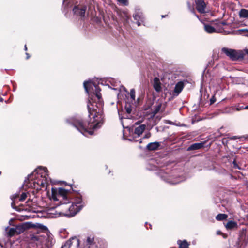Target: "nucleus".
Masks as SVG:
<instances>
[{
	"instance_id": "obj_11",
	"label": "nucleus",
	"mask_w": 248,
	"mask_h": 248,
	"mask_svg": "<svg viewBox=\"0 0 248 248\" xmlns=\"http://www.w3.org/2000/svg\"><path fill=\"white\" fill-rule=\"evenodd\" d=\"M153 85L154 89L157 92H160L161 91V84L158 78L155 77L154 78Z\"/></svg>"
},
{
	"instance_id": "obj_22",
	"label": "nucleus",
	"mask_w": 248,
	"mask_h": 248,
	"mask_svg": "<svg viewBox=\"0 0 248 248\" xmlns=\"http://www.w3.org/2000/svg\"><path fill=\"white\" fill-rule=\"evenodd\" d=\"M239 16L243 18H248V10L241 9L239 12Z\"/></svg>"
},
{
	"instance_id": "obj_27",
	"label": "nucleus",
	"mask_w": 248,
	"mask_h": 248,
	"mask_svg": "<svg viewBox=\"0 0 248 248\" xmlns=\"http://www.w3.org/2000/svg\"><path fill=\"white\" fill-rule=\"evenodd\" d=\"M27 194L26 193H23L20 197L18 199V201L20 202L24 201L27 198Z\"/></svg>"
},
{
	"instance_id": "obj_17",
	"label": "nucleus",
	"mask_w": 248,
	"mask_h": 248,
	"mask_svg": "<svg viewBox=\"0 0 248 248\" xmlns=\"http://www.w3.org/2000/svg\"><path fill=\"white\" fill-rule=\"evenodd\" d=\"M159 146V143L157 142H152L147 145V148L149 150H156Z\"/></svg>"
},
{
	"instance_id": "obj_10",
	"label": "nucleus",
	"mask_w": 248,
	"mask_h": 248,
	"mask_svg": "<svg viewBox=\"0 0 248 248\" xmlns=\"http://www.w3.org/2000/svg\"><path fill=\"white\" fill-rule=\"evenodd\" d=\"M86 10V6H82L81 8L75 6L73 9V11L75 15L79 16L82 17H84Z\"/></svg>"
},
{
	"instance_id": "obj_45",
	"label": "nucleus",
	"mask_w": 248,
	"mask_h": 248,
	"mask_svg": "<svg viewBox=\"0 0 248 248\" xmlns=\"http://www.w3.org/2000/svg\"><path fill=\"white\" fill-rule=\"evenodd\" d=\"M138 124V122H136V123H135V124Z\"/></svg>"
},
{
	"instance_id": "obj_16",
	"label": "nucleus",
	"mask_w": 248,
	"mask_h": 248,
	"mask_svg": "<svg viewBox=\"0 0 248 248\" xmlns=\"http://www.w3.org/2000/svg\"><path fill=\"white\" fill-rule=\"evenodd\" d=\"M133 17L137 21V24L138 26L141 25V23L143 22V17L141 14L136 13L133 15Z\"/></svg>"
},
{
	"instance_id": "obj_1",
	"label": "nucleus",
	"mask_w": 248,
	"mask_h": 248,
	"mask_svg": "<svg viewBox=\"0 0 248 248\" xmlns=\"http://www.w3.org/2000/svg\"><path fill=\"white\" fill-rule=\"evenodd\" d=\"M84 87L89 95L87 107L89 117H93V121L88 124H84L82 121L75 120L72 125L83 135H93V130L99 128L103 124L104 116L102 110L103 101L100 93V89L95 82L89 80L84 82Z\"/></svg>"
},
{
	"instance_id": "obj_5",
	"label": "nucleus",
	"mask_w": 248,
	"mask_h": 248,
	"mask_svg": "<svg viewBox=\"0 0 248 248\" xmlns=\"http://www.w3.org/2000/svg\"><path fill=\"white\" fill-rule=\"evenodd\" d=\"M221 51L232 61L237 60L242 57L241 54L234 49L223 47L221 49Z\"/></svg>"
},
{
	"instance_id": "obj_4",
	"label": "nucleus",
	"mask_w": 248,
	"mask_h": 248,
	"mask_svg": "<svg viewBox=\"0 0 248 248\" xmlns=\"http://www.w3.org/2000/svg\"><path fill=\"white\" fill-rule=\"evenodd\" d=\"M32 224L30 222H25L13 227H7L5 232L8 236L12 237L23 233L26 230L32 227Z\"/></svg>"
},
{
	"instance_id": "obj_21",
	"label": "nucleus",
	"mask_w": 248,
	"mask_h": 248,
	"mask_svg": "<svg viewBox=\"0 0 248 248\" xmlns=\"http://www.w3.org/2000/svg\"><path fill=\"white\" fill-rule=\"evenodd\" d=\"M177 243L179 245V248H189V244L185 240L183 241L178 240Z\"/></svg>"
},
{
	"instance_id": "obj_24",
	"label": "nucleus",
	"mask_w": 248,
	"mask_h": 248,
	"mask_svg": "<svg viewBox=\"0 0 248 248\" xmlns=\"http://www.w3.org/2000/svg\"><path fill=\"white\" fill-rule=\"evenodd\" d=\"M228 215L225 214H219L216 217L217 220L221 221L227 219Z\"/></svg>"
},
{
	"instance_id": "obj_32",
	"label": "nucleus",
	"mask_w": 248,
	"mask_h": 248,
	"mask_svg": "<svg viewBox=\"0 0 248 248\" xmlns=\"http://www.w3.org/2000/svg\"><path fill=\"white\" fill-rule=\"evenodd\" d=\"M151 133L150 132H148L144 135L143 138H144V139L149 138L151 137Z\"/></svg>"
},
{
	"instance_id": "obj_40",
	"label": "nucleus",
	"mask_w": 248,
	"mask_h": 248,
	"mask_svg": "<svg viewBox=\"0 0 248 248\" xmlns=\"http://www.w3.org/2000/svg\"><path fill=\"white\" fill-rule=\"evenodd\" d=\"M123 89H124V90L125 92H127V90H126V88L124 87H123Z\"/></svg>"
},
{
	"instance_id": "obj_7",
	"label": "nucleus",
	"mask_w": 248,
	"mask_h": 248,
	"mask_svg": "<svg viewBox=\"0 0 248 248\" xmlns=\"http://www.w3.org/2000/svg\"><path fill=\"white\" fill-rule=\"evenodd\" d=\"M31 239L32 242H35L36 245H38L45 244L46 238L44 235L37 234L32 235L31 237Z\"/></svg>"
},
{
	"instance_id": "obj_20",
	"label": "nucleus",
	"mask_w": 248,
	"mask_h": 248,
	"mask_svg": "<svg viewBox=\"0 0 248 248\" xmlns=\"http://www.w3.org/2000/svg\"><path fill=\"white\" fill-rule=\"evenodd\" d=\"M203 147V144L202 143H196L191 145L189 148L188 150H194L201 148Z\"/></svg>"
},
{
	"instance_id": "obj_41",
	"label": "nucleus",
	"mask_w": 248,
	"mask_h": 248,
	"mask_svg": "<svg viewBox=\"0 0 248 248\" xmlns=\"http://www.w3.org/2000/svg\"><path fill=\"white\" fill-rule=\"evenodd\" d=\"M245 109H248V105L246 106L245 108Z\"/></svg>"
},
{
	"instance_id": "obj_12",
	"label": "nucleus",
	"mask_w": 248,
	"mask_h": 248,
	"mask_svg": "<svg viewBox=\"0 0 248 248\" xmlns=\"http://www.w3.org/2000/svg\"><path fill=\"white\" fill-rule=\"evenodd\" d=\"M146 128L145 124H141L139 126L136 127L134 130V134L137 135V137H140L143 132ZM135 138L136 136L135 137Z\"/></svg>"
},
{
	"instance_id": "obj_14",
	"label": "nucleus",
	"mask_w": 248,
	"mask_h": 248,
	"mask_svg": "<svg viewBox=\"0 0 248 248\" xmlns=\"http://www.w3.org/2000/svg\"><path fill=\"white\" fill-rule=\"evenodd\" d=\"M215 29L216 33H222L225 34H229L233 33V32L231 31L225 30V28H223V26L219 27V26H218L217 23L216 24Z\"/></svg>"
},
{
	"instance_id": "obj_42",
	"label": "nucleus",
	"mask_w": 248,
	"mask_h": 248,
	"mask_svg": "<svg viewBox=\"0 0 248 248\" xmlns=\"http://www.w3.org/2000/svg\"><path fill=\"white\" fill-rule=\"evenodd\" d=\"M0 102L3 101V98H2L0 97Z\"/></svg>"
},
{
	"instance_id": "obj_43",
	"label": "nucleus",
	"mask_w": 248,
	"mask_h": 248,
	"mask_svg": "<svg viewBox=\"0 0 248 248\" xmlns=\"http://www.w3.org/2000/svg\"><path fill=\"white\" fill-rule=\"evenodd\" d=\"M191 11H192V12L194 14H195V11H194V10L193 9H192V10H191Z\"/></svg>"
},
{
	"instance_id": "obj_38",
	"label": "nucleus",
	"mask_w": 248,
	"mask_h": 248,
	"mask_svg": "<svg viewBox=\"0 0 248 248\" xmlns=\"http://www.w3.org/2000/svg\"><path fill=\"white\" fill-rule=\"evenodd\" d=\"M26 54L27 55V59H29V57H30V56L29 55V54L26 53Z\"/></svg>"
},
{
	"instance_id": "obj_46",
	"label": "nucleus",
	"mask_w": 248,
	"mask_h": 248,
	"mask_svg": "<svg viewBox=\"0 0 248 248\" xmlns=\"http://www.w3.org/2000/svg\"><path fill=\"white\" fill-rule=\"evenodd\" d=\"M26 182H27V180H25V183H26Z\"/></svg>"
},
{
	"instance_id": "obj_23",
	"label": "nucleus",
	"mask_w": 248,
	"mask_h": 248,
	"mask_svg": "<svg viewBox=\"0 0 248 248\" xmlns=\"http://www.w3.org/2000/svg\"><path fill=\"white\" fill-rule=\"evenodd\" d=\"M19 198V195L18 194H15L11 196V199L12 200L11 203L12 206L14 208V205L17 202V199Z\"/></svg>"
},
{
	"instance_id": "obj_31",
	"label": "nucleus",
	"mask_w": 248,
	"mask_h": 248,
	"mask_svg": "<svg viewBox=\"0 0 248 248\" xmlns=\"http://www.w3.org/2000/svg\"><path fill=\"white\" fill-rule=\"evenodd\" d=\"M128 140L130 141H139L140 143H141L142 142V140L141 139H140L139 140H136L135 139H134V137L132 138H129L128 139Z\"/></svg>"
},
{
	"instance_id": "obj_39",
	"label": "nucleus",
	"mask_w": 248,
	"mask_h": 248,
	"mask_svg": "<svg viewBox=\"0 0 248 248\" xmlns=\"http://www.w3.org/2000/svg\"><path fill=\"white\" fill-rule=\"evenodd\" d=\"M24 49L25 51H26L27 50V46L26 45L24 46Z\"/></svg>"
},
{
	"instance_id": "obj_15",
	"label": "nucleus",
	"mask_w": 248,
	"mask_h": 248,
	"mask_svg": "<svg viewBox=\"0 0 248 248\" xmlns=\"http://www.w3.org/2000/svg\"><path fill=\"white\" fill-rule=\"evenodd\" d=\"M237 223L234 221H229L225 225V227L227 230H231L237 228Z\"/></svg>"
},
{
	"instance_id": "obj_34",
	"label": "nucleus",
	"mask_w": 248,
	"mask_h": 248,
	"mask_svg": "<svg viewBox=\"0 0 248 248\" xmlns=\"http://www.w3.org/2000/svg\"><path fill=\"white\" fill-rule=\"evenodd\" d=\"M236 31L238 32L239 33H241L242 32H245V31H248V30L246 29H240L237 30Z\"/></svg>"
},
{
	"instance_id": "obj_37",
	"label": "nucleus",
	"mask_w": 248,
	"mask_h": 248,
	"mask_svg": "<svg viewBox=\"0 0 248 248\" xmlns=\"http://www.w3.org/2000/svg\"><path fill=\"white\" fill-rule=\"evenodd\" d=\"M245 53L248 56V49L245 50Z\"/></svg>"
},
{
	"instance_id": "obj_8",
	"label": "nucleus",
	"mask_w": 248,
	"mask_h": 248,
	"mask_svg": "<svg viewBox=\"0 0 248 248\" xmlns=\"http://www.w3.org/2000/svg\"><path fill=\"white\" fill-rule=\"evenodd\" d=\"M75 245L77 246L79 245V241L78 239L76 237H72L63 245L61 248H69L70 245Z\"/></svg>"
},
{
	"instance_id": "obj_6",
	"label": "nucleus",
	"mask_w": 248,
	"mask_h": 248,
	"mask_svg": "<svg viewBox=\"0 0 248 248\" xmlns=\"http://www.w3.org/2000/svg\"><path fill=\"white\" fill-rule=\"evenodd\" d=\"M161 177L167 182L171 184H177L180 182L183 181L185 179L184 178H179L177 180V178H173L169 176V175L165 173L164 174H162V172H160Z\"/></svg>"
},
{
	"instance_id": "obj_3",
	"label": "nucleus",
	"mask_w": 248,
	"mask_h": 248,
	"mask_svg": "<svg viewBox=\"0 0 248 248\" xmlns=\"http://www.w3.org/2000/svg\"><path fill=\"white\" fill-rule=\"evenodd\" d=\"M27 180L30 183L29 186L34 187L37 189L47 186L50 180L47 168L39 167L32 174L28 176Z\"/></svg>"
},
{
	"instance_id": "obj_29",
	"label": "nucleus",
	"mask_w": 248,
	"mask_h": 248,
	"mask_svg": "<svg viewBox=\"0 0 248 248\" xmlns=\"http://www.w3.org/2000/svg\"><path fill=\"white\" fill-rule=\"evenodd\" d=\"M120 3L127 6L128 4V0H117Z\"/></svg>"
},
{
	"instance_id": "obj_28",
	"label": "nucleus",
	"mask_w": 248,
	"mask_h": 248,
	"mask_svg": "<svg viewBox=\"0 0 248 248\" xmlns=\"http://www.w3.org/2000/svg\"><path fill=\"white\" fill-rule=\"evenodd\" d=\"M161 107V104H158L156 106H155V110H154V112H153L154 115L156 114L158 112V111L160 109Z\"/></svg>"
},
{
	"instance_id": "obj_9",
	"label": "nucleus",
	"mask_w": 248,
	"mask_h": 248,
	"mask_svg": "<svg viewBox=\"0 0 248 248\" xmlns=\"http://www.w3.org/2000/svg\"><path fill=\"white\" fill-rule=\"evenodd\" d=\"M196 8L200 13L205 12L206 4L203 0H196Z\"/></svg>"
},
{
	"instance_id": "obj_33",
	"label": "nucleus",
	"mask_w": 248,
	"mask_h": 248,
	"mask_svg": "<svg viewBox=\"0 0 248 248\" xmlns=\"http://www.w3.org/2000/svg\"><path fill=\"white\" fill-rule=\"evenodd\" d=\"M216 101V99L214 96H213L210 100V104H212Z\"/></svg>"
},
{
	"instance_id": "obj_26",
	"label": "nucleus",
	"mask_w": 248,
	"mask_h": 248,
	"mask_svg": "<svg viewBox=\"0 0 248 248\" xmlns=\"http://www.w3.org/2000/svg\"><path fill=\"white\" fill-rule=\"evenodd\" d=\"M130 99H131V101L132 102L135 101V91L134 89H132L130 90Z\"/></svg>"
},
{
	"instance_id": "obj_25",
	"label": "nucleus",
	"mask_w": 248,
	"mask_h": 248,
	"mask_svg": "<svg viewBox=\"0 0 248 248\" xmlns=\"http://www.w3.org/2000/svg\"><path fill=\"white\" fill-rule=\"evenodd\" d=\"M125 109L126 110V112L128 114H130L132 112V106L131 104L129 103L126 102L125 106Z\"/></svg>"
},
{
	"instance_id": "obj_18",
	"label": "nucleus",
	"mask_w": 248,
	"mask_h": 248,
	"mask_svg": "<svg viewBox=\"0 0 248 248\" xmlns=\"http://www.w3.org/2000/svg\"><path fill=\"white\" fill-rule=\"evenodd\" d=\"M93 237L91 236L88 237L86 242V246L84 248H90L93 245Z\"/></svg>"
},
{
	"instance_id": "obj_19",
	"label": "nucleus",
	"mask_w": 248,
	"mask_h": 248,
	"mask_svg": "<svg viewBox=\"0 0 248 248\" xmlns=\"http://www.w3.org/2000/svg\"><path fill=\"white\" fill-rule=\"evenodd\" d=\"M204 30L208 33H213L216 32L215 27H214L209 24L204 25Z\"/></svg>"
},
{
	"instance_id": "obj_36",
	"label": "nucleus",
	"mask_w": 248,
	"mask_h": 248,
	"mask_svg": "<svg viewBox=\"0 0 248 248\" xmlns=\"http://www.w3.org/2000/svg\"><path fill=\"white\" fill-rule=\"evenodd\" d=\"M222 233L220 231H217V234L218 235H220Z\"/></svg>"
},
{
	"instance_id": "obj_44",
	"label": "nucleus",
	"mask_w": 248,
	"mask_h": 248,
	"mask_svg": "<svg viewBox=\"0 0 248 248\" xmlns=\"http://www.w3.org/2000/svg\"><path fill=\"white\" fill-rule=\"evenodd\" d=\"M236 136H234L232 139H236Z\"/></svg>"
},
{
	"instance_id": "obj_47",
	"label": "nucleus",
	"mask_w": 248,
	"mask_h": 248,
	"mask_svg": "<svg viewBox=\"0 0 248 248\" xmlns=\"http://www.w3.org/2000/svg\"><path fill=\"white\" fill-rule=\"evenodd\" d=\"M1 171H0V174H1Z\"/></svg>"
},
{
	"instance_id": "obj_35",
	"label": "nucleus",
	"mask_w": 248,
	"mask_h": 248,
	"mask_svg": "<svg viewBox=\"0 0 248 248\" xmlns=\"http://www.w3.org/2000/svg\"><path fill=\"white\" fill-rule=\"evenodd\" d=\"M233 164L234 168H239L238 167V166L237 165V164H236V162L235 161H234L233 162Z\"/></svg>"
},
{
	"instance_id": "obj_13",
	"label": "nucleus",
	"mask_w": 248,
	"mask_h": 248,
	"mask_svg": "<svg viewBox=\"0 0 248 248\" xmlns=\"http://www.w3.org/2000/svg\"><path fill=\"white\" fill-rule=\"evenodd\" d=\"M184 86V83L182 81L178 82L176 84L174 90V93L175 95L177 96L181 92Z\"/></svg>"
},
{
	"instance_id": "obj_30",
	"label": "nucleus",
	"mask_w": 248,
	"mask_h": 248,
	"mask_svg": "<svg viewBox=\"0 0 248 248\" xmlns=\"http://www.w3.org/2000/svg\"><path fill=\"white\" fill-rule=\"evenodd\" d=\"M217 24L218 26H219V27H222L227 25V23L226 22H219L217 23Z\"/></svg>"
},
{
	"instance_id": "obj_2",
	"label": "nucleus",
	"mask_w": 248,
	"mask_h": 248,
	"mask_svg": "<svg viewBox=\"0 0 248 248\" xmlns=\"http://www.w3.org/2000/svg\"><path fill=\"white\" fill-rule=\"evenodd\" d=\"M69 191L64 188H52L51 200L58 202L57 205H63L62 208L65 210L64 213L65 216L72 217L78 213L83 207L82 199L78 198L74 202L70 203Z\"/></svg>"
}]
</instances>
